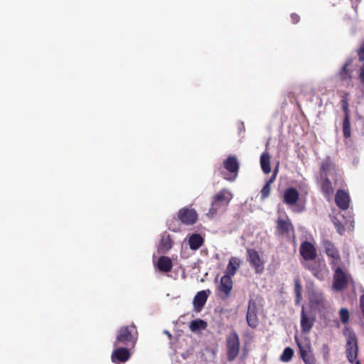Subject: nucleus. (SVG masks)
I'll list each match as a JSON object with an SVG mask.
<instances>
[{"label": "nucleus", "instance_id": "nucleus-25", "mask_svg": "<svg viewBox=\"0 0 364 364\" xmlns=\"http://www.w3.org/2000/svg\"><path fill=\"white\" fill-rule=\"evenodd\" d=\"M321 189L322 193L326 196H331L333 194L334 190L330 181L329 178L326 175L324 176H321Z\"/></svg>", "mask_w": 364, "mask_h": 364}, {"label": "nucleus", "instance_id": "nucleus-5", "mask_svg": "<svg viewBox=\"0 0 364 364\" xmlns=\"http://www.w3.org/2000/svg\"><path fill=\"white\" fill-rule=\"evenodd\" d=\"M240 349V338L237 333L232 331L226 338L227 360L233 361L238 355Z\"/></svg>", "mask_w": 364, "mask_h": 364}, {"label": "nucleus", "instance_id": "nucleus-45", "mask_svg": "<svg viewBox=\"0 0 364 364\" xmlns=\"http://www.w3.org/2000/svg\"><path fill=\"white\" fill-rule=\"evenodd\" d=\"M354 363H355V364H361L360 360H358L357 359L355 360V361Z\"/></svg>", "mask_w": 364, "mask_h": 364}, {"label": "nucleus", "instance_id": "nucleus-39", "mask_svg": "<svg viewBox=\"0 0 364 364\" xmlns=\"http://www.w3.org/2000/svg\"><path fill=\"white\" fill-rule=\"evenodd\" d=\"M358 55L360 60H364V43L360 47L358 51Z\"/></svg>", "mask_w": 364, "mask_h": 364}, {"label": "nucleus", "instance_id": "nucleus-24", "mask_svg": "<svg viewBox=\"0 0 364 364\" xmlns=\"http://www.w3.org/2000/svg\"><path fill=\"white\" fill-rule=\"evenodd\" d=\"M204 243V239L198 233H194L189 237L188 245L192 250H198Z\"/></svg>", "mask_w": 364, "mask_h": 364}, {"label": "nucleus", "instance_id": "nucleus-13", "mask_svg": "<svg viewBox=\"0 0 364 364\" xmlns=\"http://www.w3.org/2000/svg\"><path fill=\"white\" fill-rule=\"evenodd\" d=\"M299 253L304 262L313 261L317 257V250L313 243L309 241H304L299 247Z\"/></svg>", "mask_w": 364, "mask_h": 364}, {"label": "nucleus", "instance_id": "nucleus-28", "mask_svg": "<svg viewBox=\"0 0 364 364\" xmlns=\"http://www.w3.org/2000/svg\"><path fill=\"white\" fill-rule=\"evenodd\" d=\"M241 261L237 257H231L229 260L227 269L225 270L226 275L232 277L235 274L237 270L240 268Z\"/></svg>", "mask_w": 364, "mask_h": 364}, {"label": "nucleus", "instance_id": "nucleus-43", "mask_svg": "<svg viewBox=\"0 0 364 364\" xmlns=\"http://www.w3.org/2000/svg\"><path fill=\"white\" fill-rule=\"evenodd\" d=\"M342 107H343V110L344 112L345 116H347L348 118H350V110H349L348 106H344Z\"/></svg>", "mask_w": 364, "mask_h": 364}, {"label": "nucleus", "instance_id": "nucleus-14", "mask_svg": "<svg viewBox=\"0 0 364 364\" xmlns=\"http://www.w3.org/2000/svg\"><path fill=\"white\" fill-rule=\"evenodd\" d=\"M247 253V261L250 262L252 267L255 269L256 273H261L264 270L263 262L258 253L255 249H248Z\"/></svg>", "mask_w": 364, "mask_h": 364}, {"label": "nucleus", "instance_id": "nucleus-10", "mask_svg": "<svg viewBox=\"0 0 364 364\" xmlns=\"http://www.w3.org/2000/svg\"><path fill=\"white\" fill-rule=\"evenodd\" d=\"M321 176L325 175L328 177L331 176L334 180V183H336L338 180V173L337 166L330 156H326L321 162L320 167Z\"/></svg>", "mask_w": 364, "mask_h": 364}, {"label": "nucleus", "instance_id": "nucleus-19", "mask_svg": "<svg viewBox=\"0 0 364 364\" xmlns=\"http://www.w3.org/2000/svg\"><path fill=\"white\" fill-rule=\"evenodd\" d=\"M299 199V193L295 188H288L284 191L283 195V202L289 206L296 204Z\"/></svg>", "mask_w": 364, "mask_h": 364}, {"label": "nucleus", "instance_id": "nucleus-18", "mask_svg": "<svg viewBox=\"0 0 364 364\" xmlns=\"http://www.w3.org/2000/svg\"><path fill=\"white\" fill-rule=\"evenodd\" d=\"M111 355V360L114 363H125L130 357V353L127 348L116 347Z\"/></svg>", "mask_w": 364, "mask_h": 364}, {"label": "nucleus", "instance_id": "nucleus-17", "mask_svg": "<svg viewBox=\"0 0 364 364\" xmlns=\"http://www.w3.org/2000/svg\"><path fill=\"white\" fill-rule=\"evenodd\" d=\"M350 196L347 191L343 189H338L335 195V203L341 210H346L350 205Z\"/></svg>", "mask_w": 364, "mask_h": 364}, {"label": "nucleus", "instance_id": "nucleus-35", "mask_svg": "<svg viewBox=\"0 0 364 364\" xmlns=\"http://www.w3.org/2000/svg\"><path fill=\"white\" fill-rule=\"evenodd\" d=\"M333 223L336 228L337 232L340 235H343L346 230L344 225L336 218L333 219Z\"/></svg>", "mask_w": 364, "mask_h": 364}, {"label": "nucleus", "instance_id": "nucleus-23", "mask_svg": "<svg viewBox=\"0 0 364 364\" xmlns=\"http://www.w3.org/2000/svg\"><path fill=\"white\" fill-rule=\"evenodd\" d=\"M173 264L171 259L166 256H161L157 262V268L162 272H169L171 271Z\"/></svg>", "mask_w": 364, "mask_h": 364}, {"label": "nucleus", "instance_id": "nucleus-20", "mask_svg": "<svg viewBox=\"0 0 364 364\" xmlns=\"http://www.w3.org/2000/svg\"><path fill=\"white\" fill-rule=\"evenodd\" d=\"M232 289V281L230 275L225 274L220 279L219 290L224 294L225 297H228Z\"/></svg>", "mask_w": 364, "mask_h": 364}, {"label": "nucleus", "instance_id": "nucleus-7", "mask_svg": "<svg viewBox=\"0 0 364 364\" xmlns=\"http://www.w3.org/2000/svg\"><path fill=\"white\" fill-rule=\"evenodd\" d=\"M294 234V227L286 215L284 218H278L276 220L275 235L278 237L290 238Z\"/></svg>", "mask_w": 364, "mask_h": 364}, {"label": "nucleus", "instance_id": "nucleus-34", "mask_svg": "<svg viewBox=\"0 0 364 364\" xmlns=\"http://www.w3.org/2000/svg\"><path fill=\"white\" fill-rule=\"evenodd\" d=\"M270 192H271V185L266 183L264 184V186H263V188H262L261 192H260L261 199L264 200L265 198H267L269 196Z\"/></svg>", "mask_w": 364, "mask_h": 364}, {"label": "nucleus", "instance_id": "nucleus-1", "mask_svg": "<svg viewBox=\"0 0 364 364\" xmlns=\"http://www.w3.org/2000/svg\"><path fill=\"white\" fill-rule=\"evenodd\" d=\"M232 198V194L230 191L226 188L220 190L213 197L211 207L208 210V215L215 216L219 210L228 206Z\"/></svg>", "mask_w": 364, "mask_h": 364}, {"label": "nucleus", "instance_id": "nucleus-3", "mask_svg": "<svg viewBox=\"0 0 364 364\" xmlns=\"http://www.w3.org/2000/svg\"><path fill=\"white\" fill-rule=\"evenodd\" d=\"M239 162L235 156H229L223 163V167L219 168L220 173L223 178L233 181L236 179L239 172Z\"/></svg>", "mask_w": 364, "mask_h": 364}, {"label": "nucleus", "instance_id": "nucleus-12", "mask_svg": "<svg viewBox=\"0 0 364 364\" xmlns=\"http://www.w3.org/2000/svg\"><path fill=\"white\" fill-rule=\"evenodd\" d=\"M177 218L182 224L193 225L198 220V213L195 209L185 207L178 210Z\"/></svg>", "mask_w": 364, "mask_h": 364}, {"label": "nucleus", "instance_id": "nucleus-26", "mask_svg": "<svg viewBox=\"0 0 364 364\" xmlns=\"http://www.w3.org/2000/svg\"><path fill=\"white\" fill-rule=\"evenodd\" d=\"M208 295L205 291H198L193 299L196 309L199 311L206 303Z\"/></svg>", "mask_w": 364, "mask_h": 364}, {"label": "nucleus", "instance_id": "nucleus-41", "mask_svg": "<svg viewBox=\"0 0 364 364\" xmlns=\"http://www.w3.org/2000/svg\"><path fill=\"white\" fill-rule=\"evenodd\" d=\"M291 21L294 23H296L299 21L300 20V17L299 15L296 14H292L291 15Z\"/></svg>", "mask_w": 364, "mask_h": 364}, {"label": "nucleus", "instance_id": "nucleus-32", "mask_svg": "<svg viewBox=\"0 0 364 364\" xmlns=\"http://www.w3.org/2000/svg\"><path fill=\"white\" fill-rule=\"evenodd\" d=\"M294 350L291 348H286L280 356V360L283 362H289L292 359Z\"/></svg>", "mask_w": 364, "mask_h": 364}, {"label": "nucleus", "instance_id": "nucleus-36", "mask_svg": "<svg viewBox=\"0 0 364 364\" xmlns=\"http://www.w3.org/2000/svg\"><path fill=\"white\" fill-rule=\"evenodd\" d=\"M296 341L299 348V355L301 359L311 354V353L308 350V348H304L297 340Z\"/></svg>", "mask_w": 364, "mask_h": 364}, {"label": "nucleus", "instance_id": "nucleus-11", "mask_svg": "<svg viewBox=\"0 0 364 364\" xmlns=\"http://www.w3.org/2000/svg\"><path fill=\"white\" fill-rule=\"evenodd\" d=\"M333 277V288L338 291L346 289L348 283V275L342 269L340 265L336 266Z\"/></svg>", "mask_w": 364, "mask_h": 364}, {"label": "nucleus", "instance_id": "nucleus-30", "mask_svg": "<svg viewBox=\"0 0 364 364\" xmlns=\"http://www.w3.org/2000/svg\"><path fill=\"white\" fill-rule=\"evenodd\" d=\"M294 294H295V301L296 304L300 303L302 299V287L300 284L299 279H296L294 281Z\"/></svg>", "mask_w": 364, "mask_h": 364}, {"label": "nucleus", "instance_id": "nucleus-9", "mask_svg": "<svg viewBox=\"0 0 364 364\" xmlns=\"http://www.w3.org/2000/svg\"><path fill=\"white\" fill-rule=\"evenodd\" d=\"M322 245L324 252L330 259V264L332 269H334L336 266L341 265V257L335 245L329 240H323L322 241Z\"/></svg>", "mask_w": 364, "mask_h": 364}, {"label": "nucleus", "instance_id": "nucleus-4", "mask_svg": "<svg viewBox=\"0 0 364 364\" xmlns=\"http://www.w3.org/2000/svg\"><path fill=\"white\" fill-rule=\"evenodd\" d=\"M344 334L347 336L346 353L348 360L353 363L358 358V346L355 333L349 328H344Z\"/></svg>", "mask_w": 364, "mask_h": 364}, {"label": "nucleus", "instance_id": "nucleus-21", "mask_svg": "<svg viewBox=\"0 0 364 364\" xmlns=\"http://www.w3.org/2000/svg\"><path fill=\"white\" fill-rule=\"evenodd\" d=\"M172 243L171 236L167 232H164L158 245L159 252H167L172 247Z\"/></svg>", "mask_w": 364, "mask_h": 364}, {"label": "nucleus", "instance_id": "nucleus-40", "mask_svg": "<svg viewBox=\"0 0 364 364\" xmlns=\"http://www.w3.org/2000/svg\"><path fill=\"white\" fill-rule=\"evenodd\" d=\"M277 168L274 170L273 174L272 177L266 182L267 183H269L271 185L276 179L277 175Z\"/></svg>", "mask_w": 364, "mask_h": 364}, {"label": "nucleus", "instance_id": "nucleus-16", "mask_svg": "<svg viewBox=\"0 0 364 364\" xmlns=\"http://www.w3.org/2000/svg\"><path fill=\"white\" fill-rule=\"evenodd\" d=\"M315 321L314 316L310 312H306L302 306L301 312V329L304 333H308L312 328Z\"/></svg>", "mask_w": 364, "mask_h": 364}, {"label": "nucleus", "instance_id": "nucleus-15", "mask_svg": "<svg viewBox=\"0 0 364 364\" xmlns=\"http://www.w3.org/2000/svg\"><path fill=\"white\" fill-rule=\"evenodd\" d=\"M247 322L250 327L255 328L257 326L259 319L257 317V308L255 301L250 300L247 312Z\"/></svg>", "mask_w": 364, "mask_h": 364}, {"label": "nucleus", "instance_id": "nucleus-27", "mask_svg": "<svg viewBox=\"0 0 364 364\" xmlns=\"http://www.w3.org/2000/svg\"><path fill=\"white\" fill-rule=\"evenodd\" d=\"M270 154L268 151H264L260 156V166L262 171L265 174L271 172L272 168L270 166Z\"/></svg>", "mask_w": 364, "mask_h": 364}, {"label": "nucleus", "instance_id": "nucleus-42", "mask_svg": "<svg viewBox=\"0 0 364 364\" xmlns=\"http://www.w3.org/2000/svg\"><path fill=\"white\" fill-rule=\"evenodd\" d=\"M342 107L348 106V100L347 96H343L341 99Z\"/></svg>", "mask_w": 364, "mask_h": 364}, {"label": "nucleus", "instance_id": "nucleus-33", "mask_svg": "<svg viewBox=\"0 0 364 364\" xmlns=\"http://www.w3.org/2000/svg\"><path fill=\"white\" fill-rule=\"evenodd\" d=\"M339 316L341 321L343 324L348 323L350 318V313L348 309L341 308L339 311Z\"/></svg>", "mask_w": 364, "mask_h": 364}, {"label": "nucleus", "instance_id": "nucleus-31", "mask_svg": "<svg viewBox=\"0 0 364 364\" xmlns=\"http://www.w3.org/2000/svg\"><path fill=\"white\" fill-rule=\"evenodd\" d=\"M343 132L344 137L346 139L349 138L351 135L350 118L347 116H344L343 121Z\"/></svg>", "mask_w": 364, "mask_h": 364}, {"label": "nucleus", "instance_id": "nucleus-6", "mask_svg": "<svg viewBox=\"0 0 364 364\" xmlns=\"http://www.w3.org/2000/svg\"><path fill=\"white\" fill-rule=\"evenodd\" d=\"M301 264L305 269L309 270L318 279H324L327 269L323 259L316 258L313 261L302 262Z\"/></svg>", "mask_w": 364, "mask_h": 364}, {"label": "nucleus", "instance_id": "nucleus-22", "mask_svg": "<svg viewBox=\"0 0 364 364\" xmlns=\"http://www.w3.org/2000/svg\"><path fill=\"white\" fill-rule=\"evenodd\" d=\"M311 304L314 307H324L326 299L323 294L319 291H313L309 296Z\"/></svg>", "mask_w": 364, "mask_h": 364}, {"label": "nucleus", "instance_id": "nucleus-38", "mask_svg": "<svg viewBox=\"0 0 364 364\" xmlns=\"http://www.w3.org/2000/svg\"><path fill=\"white\" fill-rule=\"evenodd\" d=\"M358 77L361 84L364 85V64L360 68Z\"/></svg>", "mask_w": 364, "mask_h": 364}, {"label": "nucleus", "instance_id": "nucleus-29", "mask_svg": "<svg viewBox=\"0 0 364 364\" xmlns=\"http://www.w3.org/2000/svg\"><path fill=\"white\" fill-rule=\"evenodd\" d=\"M207 327V323L202 319L193 320L190 323V329L195 332L199 330H203Z\"/></svg>", "mask_w": 364, "mask_h": 364}, {"label": "nucleus", "instance_id": "nucleus-37", "mask_svg": "<svg viewBox=\"0 0 364 364\" xmlns=\"http://www.w3.org/2000/svg\"><path fill=\"white\" fill-rule=\"evenodd\" d=\"M302 360H304L305 364H316V360L311 353L308 356L304 358Z\"/></svg>", "mask_w": 364, "mask_h": 364}, {"label": "nucleus", "instance_id": "nucleus-44", "mask_svg": "<svg viewBox=\"0 0 364 364\" xmlns=\"http://www.w3.org/2000/svg\"><path fill=\"white\" fill-rule=\"evenodd\" d=\"M304 209V208H301V209H299L298 210H294V211L299 213V212H301Z\"/></svg>", "mask_w": 364, "mask_h": 364}, {"label": "nucleus", "instance_id": "nucleus-8", "mask_svg": "<svg viewBox=\"0 0 364 364\" xmlns=\"http://www.w3.org/2000/svg\"><path fill=\"white\" fill-rule=\"evenodd\" d=\"M353 60L348 59L336 74L337 79L346 87H353V70L350 68Z\"/></svg>", "mask_w": 364, "mask_h": 364}, {"label": "nucleus", "instance_id": "nucleus-2", "mask_svg": "<svg viewBox=\"0 0 364 364\" xmlns=\"http://www.w3.org/2000/svg\"><path fill=\"white\" fill-rule=\"evenodd\" d=\"M137 331L134 325L121 327L114 343V347L124 346H129L133 345L136 340Z\"/></svg>", "mask_w": 364, "mask_h": 364}]
</instances>
